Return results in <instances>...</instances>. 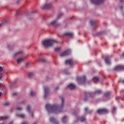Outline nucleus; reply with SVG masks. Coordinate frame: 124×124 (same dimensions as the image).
<instances>
[{"label": "nucleus", "mask_w": 124, "mask_h": 124, "mask_svg": "<svg viewBox=\"0 0 124 124\" xmlns=\"http://www.w3.org/2000/svg\"><path fill=\"white\" fill-rule=\"evenodd\" d=\"M39 61H41V62H46V59H40L39 60Z\"/></svg>", "instance_id": "obj_29"}, {"label": "nucleus", "mask_w": 124, "mask_h": 124, "mask_svg": "<svg viewBox=\"0 0 124 124\" xmlns=\"http://www.w3.org/2000/svg\"><path fill=\"white\" fill-rule=\"evenodd\" d=\"M120 82V81H118V83H119Z\"/></svg>", "instance_id": "obj_55"}, {"label": "nucleus", "mask_w": 124, "mask_h": 124, "mask_svg": "<svg viewBox=\"0 0 124 124\" xmlns=\"http://www.w3.org/2000/svg\"><path fill=\"white\" fill-rule=\"evenodd\" d=\"M78 119L79 121H80V122H85L86 121V118L84 116L78 117Z\"/></svg>", "instance_id": "obj_17"}, {"label": "nucleus", "mask_w": 124, "mask_h": 124, "mask_svg": "<svg viewBox=\"0 0 124 124\" xmlns=\"http://www.w3.org/2000/svg\"><path fill=\"white\" fill-rule=\"evenodd\" d=\"M90 82H87V83L89 84Z\"/></svg>", "instance_id": "obj_54"}, {"label": "nucleus", "mask_w": 124, "mask_h": 124, "mask_svg": "<svg viewBox=\"0 0 124 124\" xmlns=\"http://www.w3.org/2000/svg\"><path fill=\"white\" fill-rule=\"evenodd\" d=\"M102 93V91L100 90H97L95 91L94 93H85V98H84V101H86L88 100V98L92 97V95L93 94H101Z\"/></svg>", "instance_id": "obj_3"}, {"label": "nucleus", "mask_w": 124, "mask_h": 124, "mask_svg": "<svg viewBox=\"0 0 124 124\" xmlns=\"http://www.w3.org/2000/svg\"><path fill=\"white\" fill-rule=\"evenodd\" d=\"M93 80L94 82H97L98 81H99V78H98L97 77H94L93 78Z\"/></svg>", "instance_id": "obj_19"}, {"label": "nucleus", "mask_w": 124, "mask_h": 124, "mask_svg": "<svg viewBox=\"0 0 124 124\" xmlns=\"http://www.w3.org/2000/svg\"><path fill=\"white\" fill-rule=\"evenodd\" d=\"M88 109V108H85V109H84V110H85L86 111H87Z\"/></svg>", "instance_id": "obj_39"}, {"label": "nucleus", "mask_w": 124, "mask_h": 124, "mask_svg": "<svg viewBox=\"0 0 124 124\" xmlns=\"http://www.w3.org/2000/svg\"><path fill=\"white\" fill-rule=\"evenodd\" d=\"M69 53H70L69 50L65 51L63 52V53H61V54H60V57H64L65 56L68 55L69 54Z\"/></svg>", "instance_id": "obj_12"}, {"label": "nucleus", "mask_w": 124, "mask_h": 124, "mask_svg": "<svg viewBox=\"0 0 124 124\" xmlns=\"http://www.w3.org/2000/svg\"><path fill=\"white\" fill-rule=\"evenodd\" d=\"M61 106H59L57 104H54L53 105L47 104L46 108L48 112L58 113L62 112V109L64 106V98L62 96H61Z\"/></svg>", "instance_id": "obj_1"}, {"label": "nucleus", "mask_w": 124, "mask_h": 124, "mask_svg": "<svg viewBox=\"0 0 124 124\" xmlns=\"http://www.w3.org/2000/svg\"><path fill=\"white\" fill-rule=\"evenodd\" d=\"M8 118V117L7 116H1L0 117V120H5V119H7Z\"/></svg>", "instance_id": "obj_22"}, {"label": "nucleus", "mask_w": 124, "mask_h": 124, "mask_svg": "<svg viewBox=\"0 0 124 124\" xmlns=\"http://www.w3.org/2000/svg\"><path fill=\"white\" fill-rule=\"evenodd\" d=\"M13 124V122H11L9 124Z\"/></svg>", "instance_id": "obj_43"}, {"label": "nucleus", "mask_w": 124, "mask_h": 124, "mask_svg": "<svg viewBox=\"0 0 124 124\" xmlns=\"http://www.w3.org/2000/svg\"><path fill=\"white\" fill-rule=\"evenodd\" d=\"M70 37L71 38H73L74 36V34L72 32H66L63 34V36H62V37Z\"/></svg>", "instance_id": "obj_11"}, {"label": "nucleus", "mask_w": 124, "mask_h": 124, "mask_svg": "<svg viewBox=\"0 0 124 124\" xmlns=\"http://www.w3.org/2000/svg\"><path fill=\"white\" fill-rule=\"evenodd\" d=\"M120 2L121 3H123L124 2V0H120Z\"/></svg>", "instance_id": "obj_38"}, {"label": "nucleus", "mask_w": 124, "mask_h": 124, "mask_svg": "<svg viewBox=\"0 0 124 124\" xmlns=\"http://www.w3.org/2000/svg\"><path fill=\"white\" fill-rule=\"evenodd\" d=\"M1 25H2L1 23H0V28L1 27Z\"/></svg>", "instance_id": "obj_47"}, {"label": "nucleus", "mask_w": 124, "mask_h": 124, "mask_svg": "<svg viewBox=\"0 0 124 124\" xmlns=\"http://www.w3.org/2000/svg\"><path fill=\"white\" fill-rule=\"evenodd\" d=\"M105 62L106 64L108 65L110 64V57L108 56H107L105 59Z\"/></svg>", "instance_id": "obj_14"}, {"label": "nucleus", "mask_w": 124, "mask_h": 124, "mask_svg": "<svg viewBox=\"0 0 124 124\" xmlns=\"http://www.w3.org/2000/svg\"><path fill=\"white\" fill-rule=\"evenodd\" d=\"M60 49H61V48L60 47H57V48H55V51H59L60 50Z\"/></svg>", "instance_id": "obj_30"}, {"label": "nucleus", "mask_w": 124, "mask_h": 124, "mask_svg": "<svg viewBox=\"0 0 124 124\" xmlns=\"http://www.w3.org/2000/svg\"><path fill=\"white\" fill-rule=\"evenodd\" d=\"M77 80L78 81V84H83L85 82L86 80V76L78 77L77 78Z\"/></svg>", "instance_id": "obj_5"}, {"label": "nucleus", "mask_w": 124, "mask_h": 124, "mask_svg": "<svg viewBox=\"0 0 124 124\" xmlns=\"http://www.w3.org/2000/svg\"><path fill=\"white\" fill-rule=\"evenodd\" d=\"M1 87V84L0 83V88Z\"/></svg>", "instance_id": "obj_48"}, {"label": "nucleus", "mask_w": 124, "mask_h": 124, "mask_svg": "<svg viewBox=\"0 0 124 124\" xmlns=\"http://www.w3.org/2000/svg\"><path fill=\"white\" fill-rule=\"evenodd\" d=\"M32 118H33V117H34V115H33V113H32Z\"/></svg>", "instance_id": "obj_46"}, {"label": "nucleus", "mask_w": 124, "mask_h": 124, "mask_svg": "<svg viewBox=\"0 0 124 124\" xmlns=\"http://www.w3.org/2000/svg\"><path fill=\"white\" fill-rule=\"evenodd\" d=\"M5 124L4 123H1V124Z\"/></svg>", "instance_id": "obj_53"}, {"label": "nucleus", "mask_w": 124, "mask_h": 124, "mask_svg": "<svg viewBox=\"0 0 124 124\" xmlns=\"http://www.w3.org/2000/svg\"><path fill=\"white\" fill-rule=\"evenodd\" d=\"M3 78V75L0 73V80Z\"/></svg>", "instance_id": "obj_32"}, {"label": "nucleus", "mask_w": 124, "mask_h": 124, "mask_svg": "<svg viewBox=\"0 0 124 124\" xmlns=\"http://www.w3.org/2000/svg\"><path fill=\"white\" fill-rule=\"evenodd\" d=\"M117 46V45H113V47H116Z\"/></svg>", "instance_id": "obj_42"}, {"label": "nucleus", "mask_w": 124, "mask_h": 124, "mask_svg": "<svg viewBox=\"0 0 124 124\" xmlns=\"http://www.w3.org/2000/svg\"><path fill=\"white\" fill-rule=\"evenodd\" d=\"M3 71V68L0 66V72H2Z\"/></svg>", "instance_id": "obj_34"}, {"label": "nucleus", "mask_w": 124, "mask_h": 124, "mask_svg": "<svg viewBox=\"0 0 124 124\" xmlns=\"http://www.w3.org/2000/svg\"><path fill=\"white\" fill-rule=\"evenodd\" d=\"M17 93H14L13 94V96L16 95Z\"/></svg>", "instance_id": "obj_37"}, {"label": "nucleus", "mask_w": 124, "mask_h": 124, "mask_svg": "<svg viewBox=\"0 0 124 124\" xmlns=\"http://www.w3.org/2000/svg\"><path fill=\"white\" fill-rule=\"evenodd\" d=\"M50 122L53 123V124H59V122L54 118H50Z\"/></svg>", "instance_id": "obj_16"}, {"label": "nucleus", "mask_w": 124, "mask_h": 124, "mask_svg": "<svg viewBox=\"0 0 124 124\" xmlns=\"http://www.w3.org/2000/svg\"><path fill=\"white\" fill-rule=\"evenodd\" d=\"M31 106L29 105L27 107V110L30 113H31Z\"/></svg>", "instance_id": "obj_23"}, {"label": "nucleus", "mask_w": 124, "mask_h": 124, "mask_svg": "<svg viewBox=\"0 0 124 124\" xmlns=\"http://www.w3.org/2000/svg\"><path fill=\"white\" fill-rule=\"evenodd\" d=\"M73 63L74 62L72 59L68 60L65 62V64H66V65L69 64L72 66L73 65Z\"/></svg>", "instance_id": "obj_13"}, {"label": "nucleus", "mask_w": 124, "mask_h": 124, "mask_svg": "<svg viewBox=\"0 0 124 124\" xmlns=\"http://www.w3.org/2000/svg\"><path fill=\"white\" fill-rule=\"evenodd\" d=\"M16 116L18 117H19L22 118H24L25 117V115L24 114H16Z\"/></svg>", "instance_id": "obj_21"}, {"label": "nucleus", "mask_w": 124, "mask_h": 124, "mask_svg": "<svg viewBox=\"0 0 124 124\" xmlns=\"http://www.w3.org/2000/svg\"><path fill=\"white\" fill-rule=\"evenodd\" d=\"M123 8H124L123 6H121L120 7V9H121V10H122L123 9Z\"/></svg>", "instance_id": "obj_36"}, {"label": "nucleus", "mask_w": 124, "mask_h": 124, "mask_svg": "<svg viewBox=\"0 0 124 124\" xmlns=\"http://www.w3.org/2000/svg\"><path fill=\"white\" fill-rule=\"evenodd\" d=\"M33 76H34V74L32 73H31L29 74V78H31Z\"/></svg>", "instance_id": "obj_27"}, {"label": "nucleus", "mask_w": 124, "mask_h": 124, "mask_svg": "<svg viewBox=\"0 0 124 124\" xmlns=\"http://www.w3.org/2000/svg\"><path fill=\"white\" fill-rule=\"evenodd\" d=\"M122 83H123V84H124V80H122Z\"/></svg>", "instance_id": "obj_45"}, {"label": "nucleus", "mask_w": 124, "mask_h": 124, "mask_svg": "<svg viewBox=\"0 0 124 124\" xmlns=\"http://www.w3.org/2000/svg\"><path fill=\"white\" fill-rule=\"evenodd\" d=\"M108 110L106 108L99 109L97 111V113H98L99 114L108 113Z\"/></svg>", "instance_id": "obj_8"}, {"label": "nucleus", "mask_w": 124, "mask_h": 124, "mask_svg": "<svg viewBox=\"0 0 124 124\" xmlns=\"http://www.w3.org/2000/svg\"><path fill=\"white\" fill-rule=\"evenodd\" d=\"M67 87L69 88L70 89L72 90L75 89L76 88V86L74 84L71 83L69 85H68Z\"/></svg>", "instance_id": "obj_15"}, {"label": "nucleus", "mask_w": 124, "mask_h": 124, "mask_svg": "<svg viewBox=\"0 0 124 124\" xmlns=\"http://www.w3.org/2000/svg\"><path fill=\"white\" fill-rule=\"evenodd\" d=\"M116 110V108L113 107V108L112 112L115 111Z\"/></svg>", "instance_id": "obj_33"}, {"label": "nucleus", "mask_w": 124, "mask_h": 124, "mask_svg": "<svg viewBox=\"0 0 124 124\" xmlns=\"http://www.w3.org/2000/svg\"><path fill=\"white\" fill-rule=\"evenodd\" d=\"M110 94V92H106L105 93H104V96L105 97H108Z\"/></svg>", "instance_id": "obj_24"}, {"label": "nucleus", "mask_w": 124, "mask_h": 124, "mask_svg": "<svg viewBox=\"0 0 124 124\" xmlns=\"http://www.w3.org/2000/svg\"><path fill=\"white\" fill-rule=\"evenodd\" d=\"M105 0H90L91 2L95 5H99L104 2Z\"/></svg>", "instance_id": "obj_7"}, {"label": "nucleus", "mask_w": 124, "mask_h": 124, "mask_svg": "<svg viewBox=\"0 0 124 124\" xmlns=\"http://www.w3.org/2000/svg\"><path fill=\"white\" fill-rule=\"evenodd\" d=\"M35 94H36V93L33 92V91H31V96H34Z\"/></svg>", "instance_id": "obj_28"}, {"label": "nucleus", "mask_w": 124, "mask_h": 124, "mask_svg": "<svg viewBox=\"0 0 124 124\" xmlns=\"http://www.w3.org/2000/svg\"><path fill=\"white\" fill-rule=\"evenodd\" d=\"M63 16V14H60L57 16V19H55V20H53V21H51V22L50 23V26H52L54 27V28H58L61 26V23H58V19H59L61 16Z\"/></svg>", "instance_id": "obj_4"}, {"label": "nucleus", "mask_w": 124, "mask_h": 124, "mask_svg": "<svg viewBox=\"0 0 124 124\" xmlns=\"http://www.w3.org/2000/svg\"><path fill=\"white\" fill-rule=\"evenodd\" d=\"M95 44L96 45V44H97V42H95Z\"/></svg>", "instance_id": "obj_50"}, {"label": "nucleus", "mask_w": 124, "mask_h": 124, "mask_svg": "<svg viewBox=\"0 0 124 124\" xmlns=\"http://www.w3.org/2000/svg\"><path fill=\"white\" fill-rule=\"evenodd\" d=\"M45 95L44 98L46 99L49 95V88L47 87H44Z\"/></svg>", "instance_id": "obj_10"}, {"label": "nucleus", "mask_w": 124, "mask_h": 124, "mask_svg": "<svg viewBox=\"0 0 124 124\" xmlns=\"http://www.w3.org/2000/svg\"><path fill=\"white\" fill-rule=\"evenodd\" d=\"M123 56H124V53L123 54Z\"/></svg>", "instance_id": "obj_51"}, {"label": "nucleus", "mask_w": 124, "mask_h": 124, "mask_svg": "<svg viewBox=\"0 0 124 124\" xmlns=\"http://www.w3.org/2000/svg\"><path fill=\"white\" fill-rule=\"evenodd\" d=\"M124 70V66L118 65L115 67L114 70L116 71H120Z\"/></svg>", "instance_id": "obj_9"}, {"label": "nucleus", "mask_w": 124, "mask_h": 124, "mask_svg": "<svg viewBox=\"0 0 124 124\" xmlns=\"http://www.w3.org/2000/svg\"><path fill=\"white\" fill-rule=\"evenodd\" d=\"M90 23L91 26H93V25L95 23V22L94 21V20H90Z\"/></svg>", "instance_id": "obj_25"}, {"label": "nucleus", "mask_w": 124, "mask_h": 124, "mask_svg": "<svg viewBox=\"0 0 124 124\" xmlns=\"http://www.w3.org/2000/svg\"><path fill=\"white\" fill-rule=\"evenodd\" d=\"M10 104V103L7 102V103H5L4 105L6 106H9Z\"/></svg>", "instance_id": "obj_31"}, {"label": "nucleus", "mask_w": 124, "mask_h": 124, "mask_svg": "<svg viewBox=\"0 0 124 124\" xmlns=\"http://www.w3.org/2000/svg\"><path fill=\"white\" fill-rule=\"evenodd\" d=\"M59 89V87H57V88H55V91H57Z\"/></svg>", "instance_id": "obj_41"}, {"label": "nucleus", "mask_w": 124, "mask_h": 124, "mask_svg": "<svg viewBox=\"0 0 124 124\" xmlns=\"http://www.w3.org/2000/svg\"><path fill=\"white\" fill-rule=\"evenodd\" d=\"M22 124H28L27 122H24Z\"/></svg>", "instance_id": "obj_40"}, {"label": "nucleus", "mask_w": 124, "mask_h": 124, "mask_svg": "<svg viewBox=\"0 0 124 124\" xmlns=\"http://www.w3.org/2000/svg\"><path fill=\"white\" fill-rule=\"evenodd\" d=\"M1 93L0 92V97L1 96Z\"/></svg>", "instance_id": "obj_49"}, {"label": "nucleus", "mask_w": 124, "mask_h": 124, "mask_svg": "<svg viewBox=\"0 0 124 124\" xmlns=\"http://www.w3.org/2000/svg\"><path fill=\"white\" fill-rule=\"evenodd\" d=\"M52 8H53V6L52 4H51V3H46L44 6H42V7H41V8L42 9H46V10L51 9Z\"/></svg>", "instance_id": "obj_6"}, {"label": "nucleus", "mask_w": 124, "mask_h": 124, "mask_svg": "<svg viewBox=\"0 0 124 124\" xmlns=\"http://www.w3.org/2000/svg\"><path fill=\"white\" fill-rule=\"evenodd\" d=\"M22 53H23V52H22V51H19V52L16 53L15 55V57H16V56H17V55H19V54H22Z\"/></svg>", "instance_id": "obj_26"}, {"label": "nucleus", "mask_w": 124, "mask_h": 124, "mask_svg": "<svg viewBox=\"0 0 124 124\" xmlns=\"http://www.w3.org/2000/svg\"><path fill=\"white\" fill-rule=\"evenodd\" d=\"M24 59L23 58H20L19 59L17 60V62L18 64H20L23 61H24Z\"/></svg>", "instance_id": "obj_18"}, {"label": "nucleus", "mask_w": 124, "mask_h": 124, "mask_svg": "<svg viewBox=\"0 0 124 124\" xmlns=\"http://www.w3.org/2000/svg\"><path fill=\"white\" fill-rule=\"evenodd\" d=\"M58 42L54 39H47L42 42V45L45 47L52 46L54 43H58Z\"/></svg>", "instance_id": "obj_2"}, {"label": "nucleus", "mask_w": 124, "mask_h": 124, "mask_svg": "<svg viewBox=\"0 0 124 124\" xmlns=\"http://www.w3.org/2000/svg\"><path fill=\"white\" fill-rule=\"evenodd\" d=\"M67 121V117L64 116L63 117V119H62V122H63V123H65Z\"/></svg>", "instance_id": "obj_20"}, {"label": "nucleus", "mask_w": 124, "mask_h": 124, "mask_svg": "<svg viewBox=\"0 0 124 124\" xmlns=\"http://www.w3.org/2000/svg\"><path fill=\"white\" fill-rule=\"evenodd\" d=\"M29 64H30V63H28L26 64V65L28 66V65H29Z\"/></svg>", "instance_id": "obj_44"}, {"label": "nucleus", "mask_w": 124, "mask_h": 124, "mask_svg": "<svg viewBox=\"0 0 124 124\" xmlns=\"http://www.w3.org/2000/svg\"><path fill=\"white\" fill-rule=\"evenodd\" d=\"M33 124H37V123H34Z\"/></svg>", "instance_id": "obj_52"}, {"label": "nucleus", "mask_w": 124, "mask_h": 124, "mask_svg": "<svg viewBox=\"0 0 124 124\" xmlns=\"http://www.w3.org/2000/svg\"><path fill=\"white\" fill-rule=\"evenodd\" d=\"M17 109L18 110H21L22 109V108H17Z\"/></svg>", "instance_id": "obj_35"}]
</instances>
